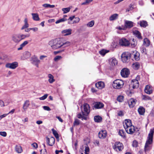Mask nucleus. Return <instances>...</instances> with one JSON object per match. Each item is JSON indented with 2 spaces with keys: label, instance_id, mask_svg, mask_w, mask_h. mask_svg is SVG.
Here are the masks:
<instances>
[{
  "label": "nucleus",
  "instance_id": "dca6fc26",
  "mask_svg": "<svg viewBox=\"0 0 154 154\" xmlns=\"http://www.w3.org/2000/svg\"><path fill=\"white\" fill-rule=\"evenodd\" d=\"M133 26V23L131 21L125 20V27L130 29Z\"/></svg>",
  "mask_w": 154,
  "mask_h": 154
},
{
  "label": "nucleus",
  "instance_id": "4468645a",
  "mask_svg": "<svg viewBox=\"0 0 154 154\" xmlns=\"http://www.w3.org/2000/svg\"><path fill=\"white\" fill-rule=\"evenodd\" d=\"M104 104L100 102H96L94 103V107L95 109H100L103 108Z\"/></svg>",
  "mask_w": 154,
  "mask_h": 154
},
{
  "label": "nucleus",
  "instance_id": "4c0bfd02",
  "mask_svg": "<svg viewBox=\"0 0 154 154\" xmlns=\"http://www.w3.org/2000/svg\"><path fill=\"white\" fill-rule=\"evenodd\" d=\"M42 6L43 7L48 8H54L55 7V6L54 5H51L49 4H45L43 5H42Z\"/></svg>",
  "mask_w": 154,
  "mask_h": 154
},
{
  "label": "nucleus",
  "instance_id": "a18cd8bd",
  "mask_svg": "<svg viewBox=\"0 0 154 154\" xmlns=\"http://www.w3.org/2000/svg\"><path fill=\"white\" fill-rule=\"evenodd\" d=\"M20 41L24 39L26 37H29V35H25L23 34H19Z\"/></svg>",
  "mask_w": 154,
  "mask_h": 154
},
{
  "label": "nucleus",
  "instance_id": "3c124183",
  "mask_svg": "<svg viewBox=\"0 0 154 154\" xmlns=\"http://www.w3.org/2000/svg\"><path fill=\"white\" fill-rule=\"evenodd\" d=\"M94 21L92 20L87 23V26L88 27H91L94 26Z\"/></svg>",
  "mask_w": 154,
  "mask_h": 154
},
{
  "label": "nucleus",
  "instance_id": "c03bdc74",
  "mask_svg": "<svg viewBox=\"0 0 154 154\" xmlns=\"http://www.w3.org/2000/svg\"><path fill=\"white\" fill-rule=\"evenodd\" d=\"M142 99L143 100H151V98L150 97H149L148 96L146 95H142Z\"/></svg>",
  "mask_w": 154,
  "mask_h": 154
},
{
  "label": "nucleus",
  "instance_id": "1a4fd4ad",
  "mask_svg": "<svg viewBox=\"0 0 154 154\" xmlns=\"http://www.w3.org/2000/svg\"><path fill=\"white\" fill-rule=\"evenodd\" d=\"M123 125L126 131H127V128L132 126L131 120L129 119H125L123 123Z\"/></svg>",
  "mask_w": 154,
  "mask_h": 154
},
{
  "label": "nucleus",
  "instance_id": "0e129e2a",
  "mask_svg": "<svg viewBox=\"0 0 154 154\" xmlns=\"http://www.w3.org/2000/svg\"><path fill=\"white\" fill-rule=\"evenodd\" d=\"M60 152L63 153V151L62 150H56L55 151L56 154H58Z\"/></svg>",
  "mask_w": 154,
  "mask_h": 154
},
{
  "label": "nucleus",
  "instance_id": "5fc2aeb1",
  "mask_svg": "<svg viewBox=\"0 0 154 154\" xmlns=\"http://www.w3.org/2000/svg\"><path fill=\"white\" fill-rule=\"evenodd\" d=\"M62 58V57L60 56H56L54 58V60L55 61H57Z\"/></svg>",
  "mask_w": 154,
  "mask_h": 154
},
{
  "label": "nucleus",
  "instance_id": "603ef678",
  "mask_svg": "<svg viewBox=\"0 0 154 154\" xmlns=\"http://www.w3.org/2000/svg\"><path fill=\"white\" fill-rule=\"evenodd\" d=\"M79 120L77 119H75L73 123L74 126L75 125H78L79 124Z\"/></svg>",
  "mask_w": 154,
  "mask_h": 154
},
{
  "label": "nucleus",
  "instance_id": "bf43d9fd",
  "mask_svg": "<svg viewBox=\"0 0 154 154\" xmlns=\"http://www.w3.org/2000/svg\"><path fill=\"white\" fill-rule=\"evenodd\" d=\"M33 147L36 148L38 147V145L37 143H34L32 144Z\"/></svg>",
  "mask_w": 154,
  "mask_h": 154
},
{
  "label": "nucleus",
  "instance_id": "69168bd1",
  "mask_svg": "<svg viewBox=\"0 0 154 154\" xmlns=\"http://www.w3.org/2000/svg\"><path fill=\"white\" fill-rule=\"evenodd\" d=\"M137 142L136 141H133V146L134 147H136L137 146Z\"/></svg>",
  "mask_w": 154,
  "mask_h": 154
},
{
  "label": "nucleus",
  "instance_id": "774afa93",
  "mask_svg": "<svg viewBox=\"0 0 154 154\" xmlns=\"http://www.w3.org/2000/svg\"><path fill=\"white\" fill-rule=\"evenodd\" d=\"M56 118H57L61 122H62L63 121V120L59 116H56Z\"/></svg>",
  "mask_w": 154,
  "mask_h": 154
},
{
  "label": "nucleus",
  "instance_id": "473e14b6",
  "mask_svg": "<svg viewBox=\"0 0 154 154\" xmlns=\"http://www.w3.org/2000/svg\"><path fill=\"white\" fill-rule=\"evenodd\" d=\"M16 151L18 153H20L22 152L21 147L20 146L16 145L15 147Z\"/></svg>",
  "mask_w": 154,
  "mask_h": 154
},
{
  "label": "nucleus",
  "instance_id": "423d86ee",
  "mask_svg": "<svg viewBox=\"0 0 154 154\" xmlns=\"http://www.w3.org/2000/svg\"><path fill=\"white\" fill-rule=\"evenodd\" d=\"M113 149L116 151H121L123 149V144L119 142H117L113 145Z\"/></svg>",
  "mask_w": 154,
  "mask_h": 154
},
{
  "label": "nucleus",
  "instance_id": "2eb2a0df",
  "mask_svg": "<svg viewBox=\"0 0 154 154\" xmlns=\"http://www.w3.org/2000/svg\"><path fill=\"white\" fill-rule=\"evenodd\" d=\"M32 63L35 64V65L37 67H38V64L40 63V61L38 59L37 57L35 56H33V57L32 58Z\"/></svg>",
  "mask_w": 154,
  "mask_h": 154
},
{
  "label": "nucleus",
  "instance_id": "f03ea898",
  "mask_svg": "<svg viewBox=\"0 0 154 154\" xmlns=\"http://www.w3.org/2000/svg\"><path fill=\"white\" fill-rule=\"evenodd\" d=\"M48 44L54 50L57 49L62 47L63 44L62 41L58 39L51 40L49 42Z\"/></svg>",
  "mask_w": 154,
  "mask_h": 154
},
{
  "label": "nucleus",
  "instance_id": "4d7b16f0",
  "mask_svg": "<svg viewBox=\"0 0 154 154\" xmlns=\"http://www.w3.org/2000/svg\"><path fill=\"white\" fill-rule=\"evenodd\" d=\"M43 109L47 111H50L51 110V109L50 108V107L47 106H43Z\"/></svg>",
  "mask_w": 154,
  "mask_h": 154
},
{
  "label": "nucleus",
  "instance_id": "58836bf2",
  "mask_svg": "<svg viewBox=\"0 0 154 154\" xmlns=\"http://www.w3.org/2000/svg\"><path fill=\"white\" fill-rule=\"evenodd\" d=\"M132 66L134 69H137L139 68L140 65L138 62H136L133 64Z\"/></svg>",
  "mask_w": 154,
  "mask_h": 154
},
{
  "label": "nucleus",
  "instance_id": "49530a36",
  "mask_svg": "<svg viewBox=\"0 0 154 154\" xmlns=\"http://www.w3.org/2000/svg\"><path fill=\"white\" fill-rule=\"evenodd\" d=\"M85 154H88L89 152V148L87 145H86L85 147Z\"/></svg>",
  "mask_w": 154,
  "mask_h": 154
},
{
  "label": "nucleus",
  "instance_id": "79ce46f5",
  "mask_svg": "<svg viewBox=\"0 0 154 154\" xmlns=\"http://www.w3.org/2000/svg\"><path fill=\"white\" fill-rule=\"evenodd\" d=\"M109 51L106 50L104 49H102L99 51V53L101 55L104 56L106 53L108 52Z\"/></svg>",
  "mask_w": 154,
  "mask_h": 154
},
{
  "label": "nucleus",
  "instance_id": "5701e85b",
  "mask_svg": "<svg viewBox=\"0 0 154 154\" xmlns=\"http://www.w3.org/2000/svg\"><path fill=\"white\" fill-rule=\"evenodd\" d=\"M133 33L139 39H142L141 33L138 31L135 30L133 31Z\"/></svg>",
  "mask_w": 154,
  "mask_h": 154
},
{
  "label": "nucleus",
  "instance_id": "a19ab883",
  "mask_svg": "<svg viewBox=\"0 0 154 154\" xmlns=\"http://www.w3.org/2000/svg\"><path fill=\"white\" fill-rule=\"evenodd\" d=\"M71 8L68 7L67 8H64L62 9V10L63 11L64 14H66L70 11Z\"/></svg>",
  "mask_w": 154,
  "mask_h": 154
},
{
  "label": "nucleus",
  "instance_id": "72a5a7b5",
  "mask_svg": "<svg viewBox=\"0 0 154 154\" xmlns=\"http://www.w3.org/2000/svg\"><path fill=\"white\" fill-rule=\"evenodd\" d=\"M119 134L123 138H125V132L123 130H120L119 132Z\"/></svg>",
  "mask_w": 154,
  "mask_h": 154
},
{
  "label": "nucleus",
  "instance_id": "09e8293b",
  "mask_svg": "<svg viewBox=\"0 0 154 154\" xmlns=\"http://www.w3.org/2000/svg\"><path fill=\"white\" fill-rule=\"evenodd\" d=\"M124 97L123 96H119L117 98V100L119 102H122L123 101Z\"/></svg>",
  "mask_w": 154,
  "mask_h": 154
},
{
  "label": "nucleus",
  "instance_id": "f3484780",
  "mask_svg": "<svg viewBox=\"0 0 154 154\" xmlns=\"http://www.w3.org/2000/svg\"><path fill=\"white\" fill-rule=\"evenodd\" d=\"M47 142L50 146H52L54 143L55 138L53 137H51L50 138L47 137Z\"/></svg>",
  "mask_w": 154,
  "mask_h": 154
},
{
  "label": "nucleus",
  "instance_id": "6ab92c4d",
  "mask_svg": "<svg viewBox=\"0 0 154 154\" xmlns=\"http://www.w3.org/2000/svg\"><path fill=\"white\" fill-rule=\"evenodd\" d=\"M136 100L135 99L131 98L128 100V101L129 106L130 107H133L136 103Z\"/></svg>",
  "mask_w": 154,
  "mask_h": 154
},
{
  "label": "nucleus",
  "instance_id": "338daca9",
  "mask_svg": "<svg viewBox=\"0 0 154 154\" xmlns=\"http://www.w3.org/2000/svg\"><path fill=\"white\" fill-rule=\"evenodd\" d=\"M47 57L45 55H41L40 57L39 58L41 60H43L45 58Z\"/></svg>",
  "mask_w": 154,
  "mask_h": 154
},
{
  "label": "nucleus",
  "instance_id": "4be33fe9",
  "mask_svg": "<svg viewBox=\"0 0 154 154\" xmlns=\"http://www.w3.org/2000/svg\"><path fill=\"white\" fill-rule=\"evenodd\" d=\"M72 31L71 29H69L62 30L61 32L64 34V36H67L71 35L72 33Z\"/></svg>",
  "mask_w": 154,
  "mask_h": 154
},
{
  "label": "nucleus",
  "instance_id": "a878e982",
  "mask_svg": "<svg viewBox=\"0 0 154 154\" xmlns=\"http://www.w3.org/2000/svg\"><path fill=\"white\" fill-rule=\"evenodd\" d=\"M118 14H114L111 16L109 18V20L110 21H113L116 20L118 18Z\"/></svg>",
  "mask_w": 154,
  "mask_h": 154
},
{
  "label": "nucleus",
  "instance_id": "bb28decb",
  "mask_svg": "<svg viewBox=\"0 0 154 154\" xmlns=\"http://www.w3.org/2000/svg\"><path fill=\"white\" fill-rule=\"evenodd\" d=\"M24 24L21 28V30H23L25 28H27L29 26V24L28 23V19L27 18H25L24 19Z\"/></svg>",
  "mask_w": 154,
  "mask_h": 154
},
{
  "label": "nucleus",
  "instance_id": "9b49d317",
  "mask_svg": "<svg viewBox=\"0 0 154 154\" xmlns=\"http://www.w3.org/2000/svg\"><path fill=\"white\" fill-rule=\"evenodd\" d=\"M130 54H131V57L133 56L134 59L138 61L140 59V54L136 51H131Z\"/></svg>",
  "mask_w": 154,
  "mask_h": 154
},
{
  "label": "nucleus",
  "instance_id": "37998d69",
  "mask_svg": "<svg viewBox=\"0 0 154 154\" xmlns=\"http://www.w3.org/2000/svg\"><path fill=\"white\" fill-rule=\"evenodd\" d=\"M67 19L66 18H63L61 19H59L57 20L56 22V24H58L60 23L63 22L67 20Z\"/></svg>",
  "mask_w": 154,
  "mask_h": 154
},
{
  "label": "nucleus",
  "instance_id": "e2e57ef3",
  "mask_svg": "<svg viewBox=\"0 0 154 154\" xmlns=\"http://www.w3.org/2000/svg\"><path fill=\"white\" fill-rule=\"evenodd\" d=\"M31 30H32L34 32H36L38 30V28L37 27L31 28Z\"/></svg>",
  "mask_w": 154,
  "mask_h": 154
},
{
  "label": "nucleus",
  "instance_id": "c85d7f7f",
  "mask_svg": "<svg viewBox=\"0 0 154 154\" xmlns=\"http://www.w3.org/2000/svg\"><path fill=\"white\" fill-rule=\"evenodd\" d=\"M110 64L112 66H115L117 64L118 62L117 60L115 58H112L110 59Z\"/></svg>",
  "mask_w": 154,
  "mask_h": 154
},
{
  "label": "nucleus",
  "instance_id": "412c9836",
  "mask_svg": "<svg viewBox=\"0 0 154 154\" xmlns=\"http://www.w3.org/2000/svg\"><path fill=\"white\" fill-rule=\"evenodd\" d=\"M131 85L132 86L133 89L137 88L139 86V83L138 81L136 80H132Z\"/></svg>",
  "mask_w": 154,
  "mask_h": 154
},
{
  "label": "nucleus",
  "instance_id": "6e6552de",
  "mask_svg": "<svg viewBox=\"0 0 154 154\" xmlns=\"http://www.w3.org/2000/svg\"><path fill=\"white\" fill-rule=\"evenodd\" d=\"M119 44L122 46H128L129 45L130 43L126 39L122 38L119 40Z\"/></svg>",
  "mask_w": 154,
  "mask_h": 154
},
{
  "label": "nucleus",
  "instance_id": "cd10ccee",
  "mask_svg": "<svg viewBox=\"0 0 154 154\" xmlns=\"http://www.w3.org/2000/svg\"><path fill=\"white\" fill-rule=\"evenodd\" d=\"M138 111L140 115H143L145 112V109L143 107L140 106L138 109Z\"/></svg>",
  "mask_w": 154,
  "mask_h": 154
},
{
  "label": "nucleus",
  "instance_id": "864d4df0",
  "mask_svg": "<svg viewBox=\"0 0 154 154\" xmlns=\"http://www.w3.org/2000/svg\"><path fill=\"white\" fill-rule=\"evenodd\" d=\"M48 96V94H46L44 95L43 96L40 97L39 99L41 100H44L46 99Z\"/></svg>",
  "mask_w": 154,
  "mask_h": 154
},
{
  "label": "nucleus",
  "instance_id": "20e7f679",
  "mask_svg": "<svg viewBox=\"0 0 154 154\" xmlns=\"http://www.w3.org/2000/svg\"><path fill=\"white\" fill-rule=\"evenodd\" d=\"M124 85V82L123 80L117 79L114 81L112 85L114 88L120 89L123 87Z\"/></svg>",
  "mask_w": 154,
  "mask_h": 154
},
{
  "label": "nucleus",
  "instance_id": "6e6d98bb",
  "mask_svg": "<svg viewBox=\"0 0 154 154\" xmlns=\"http://www.w3.org/2000/svg\"><path fill=\"white\" fill-rule=\"evenodd\" d=\"M29 43V42L27 41H24L22 44H21V46L23 47L25 45H27Z\"/></svg>",
  "mask_w": 154,
  "mask_h": 154
},
{
  "label": "nucleus",
  "instance_id": "680f3d73",
  "mask_svg": "<svg viewBox=\"0 0 154 154\" xmlns=\"http://www.w3.org/2000/svg\"><path fill=\"white\" fill-rule=\"evenodd\" d=\"M118 115L119 116H122L123 115V114L122 111H119L118 113Z\"/></svg>",
  "mask_w": 154,
  "mask_h": 154
},
{
  "label": "nucleus",
  "instance_id": "aec40b11",
  "mask_svg": "<svg viewBox=\"0 0 154 154\" xmlns=\"http://www.w3.org/2000/svg\"><path fill=\"white\" fill-rule=\"evenodd\" d=\"M95 86L98 89H101L104 87L105 84L103 82L100 81L96 84Z\"/></svg>",
  "mask_w": 154,
  "mask_h": 154
},
{
  "label": "nucleus",
  "instance_id": "f8f14e48",
  "mask_svg": "<svg viewBox=\"0 0 154 154\" xmlns=\"http://www.w3.org/2000/svg\"><path fill=\"white\" fill-rule=\"evenodd\" d=\"M12 40L15 43H19L21 41L19 34L13 35L12 36Z\"/></svg>",
  "mask_w": 154,
  "mask_h": 154
},
{
  "label": "nucleus",
  "instance_id": "de8ad7c7",
  "mask_svg": "<svg viewBox=\"0 0 154 154\" xmlns=\"http://www.w3.org/2000/svg\"><path fill=\"white\" fill-rule=\"evenodd\" d=\"M62 43L63 44V46H62L63 47V48L69 46L71 44L70 42L68 41H67L65 42H62Z\"/></svg>",
  "mask_w": 154,
  "mask_h": 154
},
{
  "label": "nucleus",
  "instance_id": "7ed1b4c3",
  "mask_svg": "<svg viewBox=\"0 0 154 154\" xmlns=\"http://www.w3.org/2000/svg\"><path fill=\"white\" fill-rule=\"evenodd\" d=\"M154 131L151 130L148 134V136L145 146V151L146 152L150 150L151 149V144L152 142L153 136Z\"/></svg>",
  "mask_w": 154,
  "mask_h": 154
},
{
  "label": "nucleus",
  "instance_id": "39448f33",
  "mask_svg": "<svg viewBox=\"0 0 154 154\" xmlns=\"http://www.w3.org/2000/svg\"><path fill=\"white\" fill-rule=\"evenodd\" d=\"M131 54L128 52L123 53L121 55L122 60L123 63H127L129 61V59L131 57Z\"/></svg>",
  "mask_w": 154,
  "mask_h": 154
},
{
  "label": "nucleus",
  "instance_id": "ea45409f",
  "mask_svg": "<svg viewBox=\"0 0 154 154\" xmlns=\"http://www.w3.org/2000/svg\"><path fill=\"white\" fill-rule=\"evenodd\" d=\"M51 130L53 132V134L54 135L55 137L57 139L59 138V135L57 131L55 130L54 128L52 129Z\"/></svg>",
  "mask_w": 154,
  "mask_h": 154
},
{
  "label": "nucleus",
  "instance_id": "b1692460",
  "mask_svg": "<svg viewBox=\"0 0 154 154\" xmlns=\"http://www.w3.org/2000/svg\"><path fill=\"white\" fill-rule=\"evenodd\" d=\"M127 131L126 132L130 134H133L135 131L134 127L133 126H131L129 128H127Z\"/></svg>",
  "mask_w": 154,
  "mask_h": 154
},
{
  "label": "nucleus",
  "instance_id": "8fccbe9b",
  "mask_svg": "<svg viewBox=\"0 0 154 154\" xmlns=\"http://www.w3.org/2000/svg\"><path fill=\"white\" fill-rule=\"evenodd\" d=\"M5 58H6V57L5 56H0V64L2 63L5 61Z\"/></svg>",
  "mask_w": 154,
  "mask_h": 154
},
{
  "label": "nucleus",
  "instance_id": "f257e3e1",
  "mask_svg": "<svg viewBox=\"0 0 154 154\" xmlns=\"http://www.w3.org/2000/svg\"><path fill=\"white\" fill-rule=\"evenodd\" d=\"M91 107L89 104L85 103L81 107V112L77 114V117L82 120H87L88 119V116L90 112Z\"/></svg>",
  "mask_w": 154,
  "mask_h": 154
},
{
  "label": "nucleus",
  "instance_id": "c9c22d12",
  "mask_svg": "<svg viewBox=\"0 0 154 154\" xmlns=\"http://www.w3.org/2000/svg\"><path fill=\"white\" fill-rule=\"evenodd\" d=\"M150 42L146 38L144 39L143 45L146 47L149 46L150 45Z\"/></svg>",
  "mask_w": 154,
  "mask_h": 154
},
{
  "label": "nucleus",
  "instance_id": "0eeeda50",
  "mask_svg": "<svg viewBox=\"0 0 154 154\" xmlns=\"http://www.w3.org/2000/svg\"><path fill=\"white\" fill-rule=\"evenodd\" d=\"M18 66V63L14 62L12 63H8L6 64L5 67L7 68L14 69Z\"/></svg>",
  "mask_w": 154,
  "mask_h": 154
},
{
  "label": "nucleus",
  "instance_id": "9d476101",
  "mask_svg": "<svg viewBox=\"0 0 154 154\" xmlns=\"http://www.w3.org/2000/svg\"><path fill=\"white\" fill-rule=\"evenodd\" d=\"M129 70L127 68L123 69L121 71V74L122 76L123 77H127L129 74Z\"/></svg>",
  "mask_w": 154,
  "mask_h": 154
},
{
  "label": "nucleus",
  "instance_id": "e433bc0d",
  "mask_svg": "<svg viewBox=\"0 0 154 154\" xmlns=\"http://www.w3.org/2000/svg\"><path fill=\"white\" fill-rule=\"evenodd\" d=\"M30 56V53L28 51H26L23 53L24 57L26 59L29 58Z\"/></svg>",
  "mask_w": 154,
  "mask_h": 154
},
{
  "label": "nucleus",
  "instance_id": "052dcab7",
  "mask_svg": "<svg viewBox=\"0 0 154 154\" xmlns=\"http://www.w3.org/2000/svg\"><path fill=\"white\" fill-rule=\"evenodd\" d=\"M0 105L1 107H3L5 106L4 102L1 100H0Z\"/></svg>",
  "mask_w": 154,
  "mask_h": 154
},
{
  "label": "nucleus",
  "instance_id": "ddd939ff",
  "mask_svg": "<svg viewBox=\"0 0 154 154\" xmlns=\"http://www.w3.org/2000/svg\"><path fill=\"white\" fill-rule=\"evenodd\" d=\"M107 134V131L106 130H102L98 133V136L99 138L103 139L106 138Z\"/></svg>",
  "mask_w": 154,
  "mask_h": 154
},
{
  "label": "nucleus",
  "instance_id": "393cba45",
  "mask_svg": "<svg viewBox=\"0 0 154 154\" xmlns=\"http://www.w3.org/2000/svg\"><path fill=\"white\" fill-rule=\"evenodd\" d=\"M29 104L30 103L29 100H27L25 101L23 107V108L24 111L26 110L29 105Z\"/></svg>",
  "mask_w": 154,
  "mask_h": 154
},
{
  "label": "nucleus",
  "instance_id": "a211bd4d",
  "mask_svg": "<svg viewBox=\"0 0 154 154\" xmlns=\"http://www.w3.org/2000/svg\"><path fill=\"white\" fill-rule=\"evenodd\" d=\"M145 92L147 94H150L152 93V88L149 85L146 86L144 89Z\"/></svg>",
  "mask_w": 154,
  "mask_h": 154
},
{
  "label": "nucleus",
  "instance_id": "7c9ffc66",
  "mask_svg": "<svg viewBox=\"0 0 154 154\" xmlns=\"http://www.w3.org/2000/svg\"><path fill=\"white\" fill-rule=\"evenodd\" d=\"M94 119L95 122H100L102 121V118L99 116H97L94 117Z\"/></svg>",
  "mask_w": 154,
  "mask_h": 154
},
{
  "label": "nucleus",
  "instance_id": "c756f323",
  "mask_svg": "<svg viewBox=\"0 0 154 154\" xmlns=\"http://www.w3.org/2000/svg\"><path fill=\"white\" fill-rule=\"evenodd\" d=\"M31 14L32 16V19L34 20L37 21L40 20L38 15L37 13H32Z\"/></svg>",
  "mask_w": 154,
  "mask_h": 154
},
{
  "label": "nucleus",
  "instance_id": "2f4dec72",
  "mask_svg": "<svg viewBox=\"0 0 154 154\" xmlns=\"http://www.w3.org/2000/svg\"><path fill=\"white\" fill-rule=\"evenodd\" d=\"M140 25L141 27H145L148 25L147 22L144 20L140 21Z\"/></svg>",
  "mask_w": 154,
  "mask_h": 154
},
{
  "label": "nucleus",
  "instance_id": "f704fd0d",
  "mask_svg": "<svg viewBox=\"0 0 154 154\" xmlns=\"http://www.w3.org/2000/svg\"><path fill=\"white\" fill-rule=\"evenodd\" d=\"M48 77L49 78L48 82L50 83H52L55 80L54 79V76L51 74H49L48 75Z\"/></svg>",
  "mask_w": 154,
  "mask_h": 154
},
{
  "label": "nucleus",
  "instance_id": "13d9d810",
  "mask_svg": "<svg viewBox=\"0 0 154 154\" xmlns=\"http://www.w3.org/2000/svg\"><path fill=\"white\" fill-rule=\"evenodd\" d=\"M7 134L6 133L5 131L0 132V135L2 136L5 137L7 136Z\"/></svg>",
  "mask_w": 154,
  "mask_h": 154
}]
</instances>
